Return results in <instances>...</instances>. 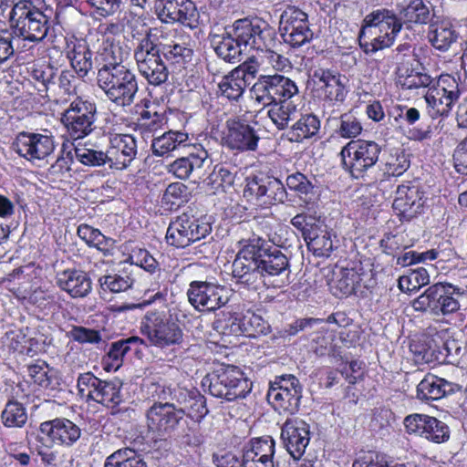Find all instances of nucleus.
Segmentation results:
<instances>
[{"instance_id":"1","label":"nucleus","mask_w":467,"mask_h":467,"mask_svg":"<svg viewBox=\"0 0 467 467\" xmlns=\"http://www.w3.org/2000/svg\"><path fill=\"white\" fill-rule=\"evenodd\" d=\"M404 85L410 89L428 88L424 98L436 116L448 115L462 93L461 85L451 75H441L438 80H434L427 74L418 73L409 76Z\"/></svg>"},{"instance_id":"2","label":"nucleus","mask_w":467,"mask_h":467,"mask_svg":"<svg viewBox=\"0 0 467 467\" xmlns=\"http://www.w3.org/2000/svg\"><path fill=\"white\" fill-rule=\"evenodd\" d=\"M97 83L109 101L123 108L134 102L139 89L135 74L118 62H109L99 68Z\"/></svg>"},{"instance_id":"3","label":"nucleus","mask_w":467,"mask_h":467,"mask_svg":"<svg viewBox=\"0 0 467 467\" xmlns=\"http://www.w3.org/2000/svg\"><path fill=\"white\" fill-rule=\"evenodd\" d=\"M401 28V22L393 10L378 9L366 16L359 43L366 53L377 52L390 47Z\"/></svg>"},{"instance_id":"4","label":"nucleus","mask_w":467,"mask_h":467,"mask_svg":"<svg viewBox=\"0 0 467 467\" xmlns=\"http://www.w3.org/2000/svg\"><path fill=\"white\" fill-rule=\"evenodd\" d=\"M9 20L14 34L30 42L42 41L50 28L48 17L29 0L13 6Z\"/></svg>"},{"instance_id":"5","label":"nucleus","mask_w":467,"mask_h":467,"mask_svg":"<svg viewBox=\"0 0 467 467\" xmlns=\"http://www.w3.org/2000/svg\"><path fill=\"white\" fill-rule=\"evenodd\" d=\"M239 244L242 247L233 262V276L246 287L258 289L263 285L260 253L264 252V239L253 237Z\"/></svg>"},{"instance_id":"6","label":"nucleus","mask_w":467,"mask_h":467,"mask_svg":"<svg viewBox=\"0 0 467 467\" xmlns=\"http://www.w3.org/2000/svg\"><path fill=\"white\" fill-rule=\"evenodd\" d=\"M202 385L208 388L211 395L228 401L244 399L252 390V383L235 366L219 368L206 375Z\"/></svg>"},{"instance_id":"7","label":"nucleus","mask_w":467,"mask_h":467,"mask_svg":"<svg viewBox=\"0 0 467 467\" xmlns=\"http://www.w3.org/2000/svg\"><path fill=\"white\" fill-rule=\"evenodd\" d=\"M97 106L94 102L78 97L63 112L61 122L73 140L83 139L97 128Z\"/></svg>"},{"instance_id":"8","label":"nucleus","mask_w":467,"mask_h":467,"mask_svg":"<svg viewBox=\"0 0 467 467\" xmlns=\"http://www.w3.org/2000/svg\"><path fill=\"white\" fill-rule=\"evenodd\" d=\"M297 93L296 82L281 74L261 75L251 88L252 98L263 107L287 101Z\"/></svg>"},{"instance_id":"9","label":"nucleus","mask_w":467,"mask_h":467,"mask_svg":"<svg viewBox=\"0 0 467 467\" xmlns=\"http://www.w3.org/2000/svg\"><path fill=\"white\" fill-rule=\"evenodd\" d=\"M380 147L371 140H351L340 151L342 165L352 177L363 178L379 160Z\"/></svg>"},{"instance_id":"10","label":"nucleus","mask_w":467,"mask_h":467,"mask_svg":"<svg viewBox=\"0 0 467 467\" xmlns=\"http://www.w3.org/2000/svg\"><path fill=\"white\" fill-rule=\"evenodd\" d=\"M211 231L212 227L209 223L182 213L170 223L166 233V241L176 248H185L204 238Z\"/></svg>"},{"instance_id":"11","label":"nucleus","mask_w":467,"mask_h":467,"mask_svg":"<svg viewBox=\"0 0 467 467\" xmlns=\"http://www.w3.org/2000/svg\"><path fill=\"white\" fill-rule=\"evenodd\" d=\"M140 331L151 345L158 348H162L182 342L183 333L180 327L156 312H149L145 315Z\"/></svg>"},{"instance_id":"12","label":"nucleus","mask_w":467,"mask_h":467,"mask_svg":"<svg viewBox=\"0 0 467 467\" xmlns=\"http://www.w3.org/2000/svg\"><path fill=\"white\" fill-rule=\"evenodd\" d=\"M184 415V410L176 408L173 403L155 401L145 414L148 431L160 439L170 437Z\"/></svg>"},{"instance_id":"13","label":"nucleus","mask_w":467,"mask_h":467,"mask_svg":"<svg viewBox=\"0 0 467 467\" xmlns=\"http://www.w3.org/2000/svg\"><path fill=\"white\" fill-rule=\"evenodd\" d=\"M134 57L140 73L149 84L160 86L167 81L169 70L159 49L149 37L141 39L135 49Z\"/></svg>"},{"instance_id":"14","label":"nucleus","mask_w":467,"mask_h":467,"mask_svg":"<svg viewBox=\"0 0 467 467\" xmlns=\"http://www.w3.org/2000/svg\"><path fill=\"white\" fill-rule=\"evenodd\" d=\"M279 32L284 42L294 48L309 43L314 35L309 26L308 16L294 6H288L283 11Z\"/></svg>"},{"instance_id":"15","label":"nucleus","mask_w":467,"mask_h":467,"mask_svg":"<svg viewBox=\"0 0 467 467\" xmlns=\"http://www.w3.org/2000/svg\"><path fill=\"white\" fill-rule=\"evenodd\" d=\"M228 28L232 32V36H234L244 50H264L267 46L274 44L272 30L260 20L238 19Z\"/></svg>"},{"instance_id":"16","label":"nucleus","mask_w":467,"mask_h":467,"mask_svg":"<svg viewBox=\"0 0 467 467\" xmlns=\"http://www.w3.org/2000/svg\"><path fill=\"white\" fill-rule=\"evenodd\" d=\"M301 398L302 387L294 375L277 378L267 392V400L275 410L290 414L298 410Z\"/></svg>"},{"instance_id":"17","label":"nucleus","mask_w":467,"mask_h":467,"mask_svg":"<svg viewBox=\"0 0 467 467\" xmlns=\"http://www.w3.org/2000/svg\"><path fill=\"white\" fill-rule=\"evenodd\" d=\"M189 303L199 312H212L223 306L229 300L227 289L206 281H192L187 290Z\"/></svg>"},{"instance_id":"18","label":"nucleus","mask_w":467,"mask_h":467,"mask_svg":"<svg viewBox=\"0 0 467 467\" xmlns=\"http://www.w3.org/2000/svg\"><path fill=\"white\" fill-rule=\"evenodd\" d=\"M56 148L54 136L48 132L34 133L22 131L18 133L12 144V149L27 161L45 160Z\"/></svg>"},{"instance_id":"19","label":"nucleus","mask_w":467,"mask_h":467,"mask_svg":"<svg viewBox=\"0 0 467 467\" xmlns=\"http://www.w3.org/2000/svg\"><path fill=\"white\" fill-rule=\"evenodd\" d=\"M260 264L263 285L272 287H282L289 282V261L277 248L270 251L264 240V252H261Z\"/></svg>"},{"instance_id":"20","label":"nucleus","mask_w":467,"mask_h":467,"mask_svg":"<svg viewBox=\"0 0 467 467\" xmlns=\"http://www.w3.org/2000/svg\"><path fill=\"white\" fill-rule=\"evenodd\" d=\"M156 12L162 23H180L191 29L199 26L200 14L191 0H160Z\"/></svg>"},{"instance_id":"21","label":"nucleus","mask_w":467,"mask_h":467,"mask_svg":"<svg viewBox=\"0 0 467 467\" xmlns=\"http://www.w3.org/2000/svg\"><path fill=\"white\" fill-rule=\"evenodd\" d=\"M244 195L261 204L270 205L275 202H284L287 193L280 180L274 177L255 176L247 180Z\"/></svg>"},{"instance_id":"22","label":"nucleus","mask_w":467,"mask_h":467,"mask_svg":"<svg viewBox=\"0 0 467 467\" xmlns=\"http://www.w3.org/2000/svg\"><path fill=\"white\" fill-rule=\"evenodd\" d=\"M404 426L410 434H415L428 441L441 443L449 440V427L434 417L425 414L409 415L404 420Z\"/></svg>"},{"instance_id":"23","label":"nucleus","mask_w":467,"mask_h":467,"mask_svg":"<svg viewBox=\"0 0 467 467\" xmlns=\"http://www.w3.org/2000/svg\"><path fill=\"white\" fill-rule=\"evenodd\" d=\"M281 437L290 455L300 460L309 444L310 427L299 418L287 419L283 424Z\"/></svg>"},{"instance_id":"24","label":"nucleus","mask_w":467,"mask_h":467,"mask_svg":"<svg viewBox=\"0 0 467 467\" xmlns=\"http://www.w3.org/2000/svg\"><path fill=\"white\" fill-rule=\"evenodd\" d=\"M39 431L52 444L58 446L70 447L81 437V429L66 418H56L42 422Z\"/></svg>"},{"instance_id":"25","label":"nucleus","mask_w":467,"mask_h":467,"mask_svg":"<svg viewBox=\"0 0 467 467\" xmlns=\"http://www.w3.org/2000/svg\"><path fill=\"white\" fill-rule=\"evenodd\" d=\"M275 441L270 436L253 439L244 446L243 467H278L275 462Z\"/></svg>"},{"instance_id":"26","label":"nucleus","mask_w":467,"mask_h":467,"mask_svg":"<svg viewBox=\"0 0 467 467\" xmlns=\"http://www.w3.org/2000/svg\"><path fill=\"white\" fill-rule=\"evenodd\" d=\"M313 77L317 80L326 101L332 104L345 101L348 93L347 76L335 70L319 68L314 72Z\"/></svg>"},{"instance_id":"27","label":"nucleus","mask_w":467,"mask_h":467,"mask_svg":"<svg viewBox=\"0 0 467 467\" xmlns=\"http://www.w3.org/2000/svg\"><path fill=\"white\" fill-rule=\"evenodd\" d=\"M108 163L111 169L124 170L137 155V142L130 134H114L109 139Z\"/></svg>"},{"instance_id":"28","label":"nucleus","mask_w":467,"mask_h":467,"mask_svg":"<svg viewBox=\"0 0 467 467\" xmlns=\"http://www.w3.org/2000/svg\"><path fill=\"white\" fill-rule=\"evenodd\" d=\"M422 194L417 184L411 182L402 183L397 187L393 209L402 219L409 221L420 213Z\"/></svg>"},{"instance_id":"29","label":"nucleus","mask_w":467,"mask_h":467,"mask_svg":"<svg viewBox=\"0 0 467 467\" xmlns=\"http://www.w3.org/2000/svg\"><path fill=\"white\" fill-rule=\"evenodd\" d=\"M259 136L253 127L240 121L228 122L225 144L232 150L239 151L254 150Z\"/></svg>"},{"instance_id":"30","label":"nucleus","mask_w":467,"mask_h":467,"mask_svg":"<svg viewBox=\"0 0 467 467\" xmlns=\"http://www.w3.org/2000/svg\"><path fill=\"white\" fill-rule=\"evenodd\" d=\"M57 284L72 298H82L91 291V280L86 273L76 269L64 270L57 275Z\"/></svg>"},{"instance_id":"31","label":"nucleus","mask_w":467,"mask_h":467,"mask_svg":"<svg viewBox=\"0 0 467 467\" xmlns=\"http://www.w3.org/2000/svg\"><path fill=\"white\" fill-rule=\"evenodd\" d=\"M209 159L208 150L201 147L197 149L196 152L175 160L169 165L168 171L177 178L186 180L193 171L199 172Z\"/></svg>"},{"instance_id":"32","label":"nucleus","mask_w":467,"mask_h":467,"mask_svg":"<svg viewBox=\"0 0 467 467\" xmlns=\"http://www.w3.org/2000/svg\"><path fill=\"white\" fill-rule=\"evenodd\" d=\"M359 281L360 276L354 269L337 268L333 271L332 277L327 284L335 296L342 297L351 295Z\"/></svg>"},{"instance_id":"33","label":"nucleus","mask_w":467,"mask_h":467,"mask_svg":"<svg viewBox=\"0 0 467 467\" xmlns=\"http://www.w3.org/2000/svg\"><path fill=\"white\" fill-rule=\"evenodd\" d=\"M304 238L306 242L307 248L316 256L330 255L333 249V243L330 233L325 228L310 226V229L304 232Z\"/></svg>"},{"instance_id":"34","label":"nucleus","mask_w":467,"mask_h":467,"mask_svg":"<svg viewBox=\"0 0 467 467\" xmlns=\"http://www.w3.org/2000/svg\"><path fill=\"white\" fill-rule=\"evenodd\" d=\"M451 390V384L434 375H427L417 386V397L422 400H437Z\"/></svg>"},{"instance_id":"35","label":"nucleus","mask_w":467,"mask_h":467,"mask_svg":"<svg viewBox=\"0 0 467 467\" xmlns=\"http://www.w3.org/2000/svg\"><path fill=\"white\" fill-rule=\"evenodd\" d=\"M67 57L74 70L84 78L92 68V52L84 41L72 42L68 45Z\"/></svg>"},{"instance_id":"36","label":"nucleus","mask_w":467,"mask_h":467,"mask_svg":"<svg viewBox=\"0 0 467 467\" xmlns=\"http://www.w3.org/2000/svg\"><path fill=\"white\" fill-rule=\"evenodd\" d=\"M398 18L403 25L427 24L430 21L431 14L429 6L423 0H410V2L399 8Z\"/></svg>"},{"instance_id":"37","label":"nucleus","mask_w":467,"mask_h":467,"mask_svg":"<svg viewBox=\"0 0 467 467\" xmlns=\"http://www.w3.org/2000/svg\"><path fill=\"white\" fill-rule=\"evenodd\" d=\"M188 140L189 136L187 133L178 130H170L152 140V152L156 156H164L182 146H186Z\"/></svg>"},{"instance_id":"38","label":"nucleus","mask_w":467,"mask_h":467,"mask_svg":"<svg viewBox=\"0 0 467 467\" xmlns=\"http://www.w3.org/2000/svg\"><path fill=\"white\" fill-rule=\"evenodd\" d=\"M457 38L458 34L449 21L435 22L430 26L429 39L437 49L447 50Z\"/></svg>"},{"instance_id":"39","label":"nucleus","mask_w":467,"mask_h":467,"mask_svg":"<svg viewBox=\"0 0 467 467\" xmlns=\"http://www.w3.org/2000/svg\"><path fill=\"white\" fill-rule=\"evenodd\" d=\"M320 129V120L314 114L302 116L288 130L287 138L293 142H302L315 136Z\"/></svg>"},{"instance_id":"40","label":"nucleus","mask_w":467,"mask_h":467,"mask_svg":"<svg viewBox=\"0 0 467 467\" xmlns=\"http://www.w3.org/2000/svg\"><path fill=\"white\" fill-rule=\"evenodd\" d=\"M226 35L220 37V40L214 42V51L224 61L236 63L241 60V55L244 51L238 41L232 36L229 28L226 29Z\"/></svg>"},{"instance_id":"41","label":"nucleus","mask_w":467,"mask_h":467,"mask_svg":"<svg viewBox=\"0 0 467 467\" xmlns=\"http://www.w3.org/2000/svg\"><path fill=\"white\" fill-rule=\"evenodd\" d=\"M239 71L234 69L225 75L218 84L219 91L222 96L231 100H238L244 94L247 81L240 77Z\"/></svg>"},{"instance_id":"42","label":"nucleus","mask_w":467,"mask_h":467,"mask_svg":"<svg viewBox=\"0 0 467 467\" xmlns=\"http://www.w3.org/2000/svg\"><path fill=\"white\" fill-rule=\"evenodd\" d=\"M104 467H148V465L133 450L124 448L108 456Z\"/></svg>"},{"instance_id":"43","label":"nucleus","mask_w":467,"mask_h":467,"mask_svg":"<svg viewBox=\"0 0 467 467\" xmlns=\"http://www.w3.org/2000/svg\"><path fill=\"white\" fill-rule=\"evenodd\" d=\"M442 283H436L428 287L423 294L414 299L411 303L412 307L416 311H430L434 315H438V306L436 299L437 296L443 295Z\"/></svg>"},{"instance_id":"44","label":"nucleus","mask_w":467,"mask_h":467,"mask_svg":"<svg viewBox=\"0 0 467 467\" xmlns=\"http://www.w3.org/2000/svg\"><path fill=\"white\" fill-rule=\"evenodd\" d=\"M91 400L109 408L116 407L121 402L120 383L113 380H102V384L98 388Z\"/></svg>"},{"instance_id":"45","label":"nucleus","mask_w":467,"mask_h":467,"mask_svg":"<svg viewBox=\"0 0 467 467\" xmlns=\"http://www.w3.org/2000/svg\"><path fill=\"white\" fill-rule=\"evenodd\" d=\"M443 295L442 296H437L438 315H449L460 309L459 297L462 296V292L459 287L452 285L450 283H442Z\"/></svg>"},{"instance_id":"46","label":"nucleus","mask_w":467,"mask_h":467,"mask_svg":"<svg viewBox=\"0 0 467 467\" xmlns=\"http://www.w3.org/2000/svg\"><path fill=\"white\" fill-rule=\"evenodd\" d=\"M1 419L7 428H21L27 421V413L22 403L9 400L2 411Z\"/></svg>"},{"instance_id":"47","label":"nucleus","mask_w":467,"mask_h":467,"mask_svg":"<svg viewBox=\"0 0 467 467\" xmlns=\"http://www.w3.org/2000/svg\"><path fill=\"white\" fill-rule=\"evenodd\" d=\"M235 179V172L223 165H215L213 171L208 176V185L216 192H225L233 186Z\"/></svg>"},{"instance_id":"48","label":"nucleus","mask_w":467,"mask_h":467,"mask_svg":"<svg viewBox=\"0 0 467 467\" xmlns=\"http://www.w3.org/2000/svg\"><path fill=\"white\" fill-rule=\"evenodd\" d=\"M267 115L273 123L279 129L284 130L287 127L293 115L296 113V106L287 101H279L270 104Z\"/></svg>"},{"instance_id":"49","label":"nucleus","mask_w":467,"mask_h":467,"mask_svg":"<svg viewBox=\"0 0 467 467\" xmlns=\"http://www.w3.org/2000/svg\"><path fill=\"white\" fill-rule=\"evenodd\" d=\"M430 283L428 271L423 267L412 270L409 275H402L399 279V287L402 292H412L419 290Z\"/></svg>"},{"instance_id":"50","label":"nucleus","mask_w":467,"mask_h":467,"mask_svg":"<svg viewBox=\"0 0 467 467\" xmlns=\"http://www.w3.org/2000/svg\"><path fill=\"white\" fill-rule=\"evenodd\" d=\"M133 342H138V340L121 339L112 343L107 356L103 359L105 368L107 370L111 368L118 369L122 364L123 357L129 352V347L126 344Z\"/></svg>"},{"instance_id":"51","label":"nucleus","mask_w":467,"mask_h":467,"mask_svg":"<svg viewBox=\"0 0 467 467\" xmlns=\"http://www.w3.org/2000/svg\"><path fill=\"white\" fill-rule=\"evenodd\" d=\"M99 283L104 291L120 293L132 286L133 279L129 275L109 274L100 276Z\"/></svg>"},{"instance_id":"52","label":"nucleus","mask_w":467,"mask_h":467,"mask_svg":"<svg viewBox=\"0 0 467 467\" xmlns=\"http://www.w3.org/2000/svg\"><path fill=\"white\" fill-rule=\"evenodd\" d=\"M164 57L171 64L182 66L191 60L192 50L184 45H165L162 47Z\"/></svg>"},{"instance_id":"53","label":"nucleus","mask_w":467,"mask_h":467,"mask_svg":"<svg viewBox=\"0 0 467 467\" xmlns=\"http://www.w3.org/2000/svg\"><path fill=\"white\" fill-rule=\"evenodd\" d=\"M337 133L346 139L358 136L362 131V125L359 119L352 113H344L340 116Z\"/></svg>"},{"instance_id":"54","label":"nucleus","mask_w":467,"mask_h":467,"mask_svg":"<svg viewBox=\"0 0 467 467\" xmlns=\"http://www.w3.org/2000/svg\"><path fill=\"white\" fill-rule=\"evenodd\" d=\"M75 157L84 165L100 166L108 163V151L97 150L88 148H76Z\"/></svg>"},{"instance_id":"55","label":"nucleus","mask_w":467,"mask_h":467,"mask_svg":"<svg viewBox=\"0 0 467 467\" xmlns=\"http://www.w3.org/2000/svg\"><path fill=\"white\" fill-rule=\"evenodd\" d=\"M241 327L243 335L247 337H255L257 334H264L267 329L266 323L264 319L254 313L243 315Z\"/></svg>"},{"instance_id":"56","label":"nucleus","mask_w":467,"mask_h":467,"mask_svg":"<svg viewBox=\"0 0 467 467\" xmlns=\"http://www.w3.org/2000/svg\"><path fill=\"white\" fill-rule=\"evenodd\" d=\"M101 384L102 380L95 377L91 372L80 374L78 379V393L82 398L90 400Z\"/></svg>"},{"instance_id":"57","label":"nucleus","mask_w":467,"mask_h":467,"mask_svg":"<svg viewBox=\"0 0 467 467\" xmlns=\"http://www.w3.org/2000/svg\"><path fill=\"white\" fill-rule=\"evenodd\" d=\"M272 46H267L262 52V63L270 66L276 71H283L291 67V62L285 56L272 50Z\"/></svg>"},{"instance_id":"58","label":"nucleus","mask_w":467,"mask_h":467,"mask_svg":"<svg viewBox=\"0 0 467 467\" xmlns=\"http://www.w3.org/2000/svg\"><path fill=\"white\" fill-rule=\"evenodd\" d=\"M242 316L234 315L225 319H217L213 323V327L223 335L225 336H239L243 335L241 327Z\"/></svg>"},{"instance_id":"59","label":"nucleus","mask_w":467,"mask_h":467,"mask_svg":"<svg viewBox=\"0 0 467 467\" xmlns=\"http://www.w3.org/2000/svg\"><path fill=\"white\" fill-rule=\"evenodd\" d=\"M162 200L166 203L180 206L187 200V187L180 182L171 183L167 187Z\"/></svg>"},{"instance_id":"60","label":"nucleus","mask_w":467,"mask_h":467,"mask_svg":"<svg viewBox=\"0 0 467 467\" xmlns=\"http://www.w3.org/2000/svg\"><path fill=\"white\" fill-rule=\"evenodd\" d=\"M286 185L298 195H307L313 190L311 182L301 172H296L287 176Z\"/></svg>"},{"instance_id":"61","label":"nucleus","mask_w":467,"mask_h":467,"mask_svg":"<svg viewBox=\"0 0 467 467\" xmlns=\"http://www.w3.org/2000/svg\"><path fill=\"white\" fill-rule=\"evenodd\" d=\"M26 343V336L20 329H11L5 332L3 344L11 351L23 352Z\"/></svg>"},{"instance_id":"62","label":"nucleus","mask_w":467,"mask_h":467,"mask_svg":"<svg viewBox=\"0 0 467 467\" xmlns=\"http://www.w3.org/2000/svg\"><path fill=\"white\" fill-rule=\"evenodd\" d=\"M95 12L103 17L116 14L120 8V0H86Z\"/></svg>"},{"instance_id":"63","label":"nucleus","mask_w":467,"mask_h":467,"mask_svg":"<svg viewBox=\"0 0 467 467\" xmlns=\"http://www.w3.org/2000/svg\"><path fill=\"white\" fill-rule=\"evenodd\" d=\"M213 463L216 467L242 466V461L233 451L221 450L213 454Z\"/></svg>"},{"instance_id":"64","label":"nucleus","mask_w":467,"mask_h":467,"mask_svg":"<svg viewBox=\"0 0 467 467\" xmlns=\"http://www.w3.org/2000/svg\"><path fill=\"white\" fill-rule=\"evenodd\" d=\"M378 456L374 451H367L360 454L354 462L352 467H408L405 464L389 466L377 460Z\"/></svg>"}]
</instances>
